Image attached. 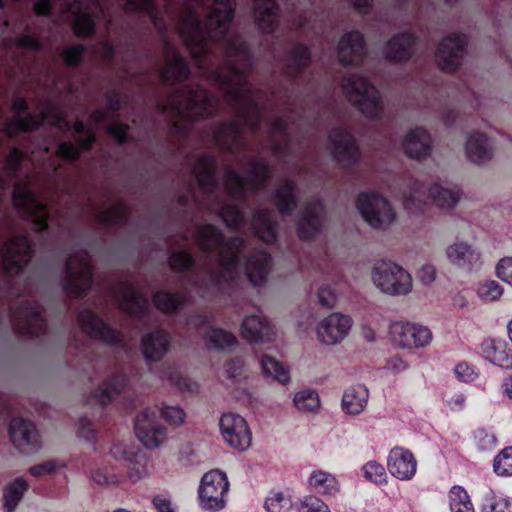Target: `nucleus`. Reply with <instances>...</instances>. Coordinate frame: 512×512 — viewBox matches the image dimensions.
Returning a JSON list of instances; mask_svg holds the SVG:
<instances>
[{
    "label": "nucleus",
    "instance_id": "1a4fd4ad",
    "mask_svg": "<svg viewBox=\"0 0 512 512\" xmlns=\"http://www.w3.org/2000/svg\"><path fill=\"white\" fill-rule=\"evenodd\" d=\"M356 205L363 219L373 228L385 229L395 220L390 202L378 193H361Z\"/></svg>",
    "mask_w": 512,
    "mask_h": 512
},
{
    "label": "nucleus",
    "instance_id": "20e7f679",
    "mask_svg": "<svg viewBox=\"0 0 512 512\" xmlns=\"http://www.w3.org/2000/svg\"><path fill=\"white\" fill-rule=\"evenodd\" d=\"M461 192L458 188L442 186L438 183L427 188L417 180L409 181L402 190V203L406 210L417 213L430 198L433 203L443 209H452L459 202Z\"/></svg>",
    "mask_w": 512,
    "mask_h": 512
},
{
    "label": "nucleus",
    "instance_id": "f704fd0d",
    "mask_svg": "<svg viewBox=\"0 0 512 512\" xmlns=\"http://www.w3.org/2000/svg\"><path fill=\"white\" fill-rule=\"evenodd\" d=\"M275 213L268 208H258L252 218L255 234L265 243H273L276 239Z\"/></svg>",
    "mask_w": 512,
    "mask_h": 512
},
{
    "label": "nucleus",
    "instance_id": "6e6d98bb",
    "mask_svg": "<svg viewBox=\"0 0 512 512\" xmlns=\"http://www.w3.org/2000/svg\"><path fill=\"white\" fill-rule=\"evenodd\" d=\"M477 293L483 301L493 302L502 296L503 287L494 280H488L478 286Z\"/></svg>",
    "mask_w": 512,
    "mask_h": 512
},
{
    "label": "nucleus",
    "instance_id": "423d86ee",
    "mask_svg": "<svg viewBox=\"0 0 512 512\" xmlns=\"http://www.w3.org/2000/svg\"><path fill=\"white\" fill-rule=\"evenodd\" d=\"M342 88L348 100L369 118L378 119L383 113V104L376 88L365 77L347 74Z\"/></svg>",
    "mask_w": 512,
    "mask_h": 512
},
{
    "label": "nucleus",
    "instance_id": "7ed1b4c3",
    "mask_svg": "<svg viewBox=\"0 0 512 512\" xmlns=\"http://www.w3.org/2000/svg\"><path fill=\"white\" fill-rule=\"evenodd\" d=\"M215 170L216 160L213 156L203 154L197 157L192 167V173L206 199L204 203H200L195 195L193 198L199 205H203L211 211H217L227 226L237 227L244 221L240 204L250 193L265 187L270 174L269 167L263 159L255 158L249 160L244 175L227 168L224 185L229 200H223L216 194L219 185Z\"/></svg>",
    "mask_w": 512,
    "mask_h": 512
},
{
    "label": "nucleus",
    "instance_id": "393cba45",
    "mask_svg": "<svg viewBox=\"0 0 512 512\" xmlns=\"http://www.w3.org/2000/svg\"><path fill=\"white\" fill-rule=\"evenodd\" d=\"M324 206L320 199L307 202L297 220V233L301 239L313 238L320 229Z\"/></svg>",
    "mask_w": 512,
    "mask_h": 512
},
{
    "label": "nucleus",
    "instance_id": "c85d7f7f",
    "mask_svg": "<svg viewBox=\"0 0 512 512\" xmlns=\"http://www.w3.org/2000/svg\"><path fill=\"white\" fill-rule=\"evenodd\" d=\"M242 336L249 342H270L275 337L274 326L262 315L247 316L241 325Z\"/></svg>",
    "mask_w": 512,
    "mask_h": 512
},
{
    "label": "nucleus",
    "instance_id": "338daca9",
    "mask_svg": "<svg viewBox=\"0 0 512 512\" xmlns=\"http://www.w3.org/2000/svg\"><path fill=\"white\" fill-rule=\"evenodd\" d=\"M456 377L463 382H472L477 377V371L475 367L467 363H459L455 369Z\"/></svg>",
    "mask_w": 512,
    "mask_h": 512
},
{
    "label": "nucleus",
    "instance_id": "412c9836",
    "mask_svg": "<svg viewBox=\"0 0 512 512\" xmlns=\"http://www.w3.org/2000/svg\"><path fill=\"white\" fill-rule=\"evenodd\" d=\"M329 142L335 160L343 167H349L358 160L359 150L356 141L345 129L331 130Z\"/></svg>",
    "mask_w": 512,
    "mask_h": 512
},
{
    "label": "nucleus",
    "instance_id": "c9c22d12",
    "mask_svg": "<svg viewBox=\"0 0 512 512\" xmlns=\"http://www.w3.org/2000/svg\"><path fill=\"white\" fill-rule=\"evenodd\" d=\"M415 40L411 33L403 32L395 35L386 45V58L399 62L408 60L412 56Z\"/></svg>",
    "mask_w": 512,
    "mask_h": 512
},
{
    "label": "nucleus",
    "instance_id": "e433bc0d",
    "mask_svg": "<svg viewBox=\"0 0 512 512\" xmlns=\"http://www.w3.org/2000/svg\"><path fill=\"white\" fill-rule=\"evenodd\" d=\"M253 8L259 27L264 32H273L278 25L276 0H253Z\"/></svg>",
    "mask_w": 512,
    "mask_h": 512
},
{
    "label": "nucleus",
    "instance_id": "4c0bfd02",
    "mask_svg": "<svg viewBox=\"0 0 512 512\" xmlns=\"http://www.w3.org/2000/svg\"><path fill=\"white\" fill-rule=\"evenodd\" d=\"M29 484L23 477H17L7 483L2 492L3 509L5 512H14L22 501Z\"/></svg>",
    "mask_w": 512,
    "mask_h": 512
},
{
    "label": "nucleus",
    "instance_id": "0eeeda50",
    "mask_svg": "<svg viewBox=\"0 0 512 512\" xmlns=\"http://www.w3.org/2000/svg\"><path fill=\"white\" fill-rule=\"evenodd\" d=\"M371 279L378 290L390 296H406L413 289L410 273L392 261L376 262L371 271Z\"/></svg>",
    "mask_w": 512,
    "mask_h": 512
},
{
    "label": "nucleus",
    "instance_id": "9b49d317",
    "mask_svg": "<svg viewBox=\"0 0 512 512\" xmlns=\"http://www.w3.org/2000/svg\"><path fill=\"white\" fill-rule=\"evenodd\" d=\"M229 488L227 476L215 469L207 472L201 479L199 500L203 509L217 511L224 507V496Z\"/></svg>",
    "mask_w": 512,
    "mask_h": 512
},
{
    "label": "nucleus",
    "instance_id": "c03bdc74",
    "mask_svg": "<svg viewBox=\"0 0 512 512\" xmlns=\"http://www.w3.org/2000/svg\"><path fill=\"white\" fill-rule=\"evenodd\" d=\"M187 300L183 292L170 293L157 291L153 296L156 307L164 313H175L183 307Z\"/></svg>",
    "mask_w": 512,
    "mask_h": 512
},
{
    "label": "nucleus",
    "instance_id": "2f4dec72",
    "mask_svg": "<svg viewBox=\"0 0 512 512\" xmlns=\"http://www.w3.org/2000/svg\"><path fill=\"white\" fill-rule=\"evenodd\" d=\"M170 344V335L157 329L142 337L141 350L147 360L159 361L168 352Z\"/></svg>",
    "mask_w": 512,
    "mask_h": 512
},
{
    "label": "nucleus",
    "instance_id": "b1692460",
    "mask_svg": "<svg viewBox=\"0 0 512 512\" xmlns=\"http://www.w3.org/2000/svg\"><path fill=\"white\" fill-rule=\"evenodd\" d=\"M189 325L201 329L207 327L204 340L210 348L217 350L229 349L237 343L236 337L229 331L215 328L210 324L209 318L204 314H197L188 320Z\"/></svg>",
    "mask_w": 512,
    "mask_h": 512
},
{
    "label": "nucleus",
    "instance_id": "ddd939ff",
    "mask_svg": "<svg viewBox=\"0 0 512 512\" xmlns=\"http://www.w3.org/2000/svg\"><path fill=\"white\" fill-rule=\"evenodd\" d=\"M135 433L149 449L159 447L167 439V428L159 422L157 408L143 409L135 419Z\"/></svg>",
    "mask_w": 512,
    "mask_h": 512
},
{
    "label": "nucleus",
    "instance_id": "2eb2a0df",
    "mask_svg": "<svg viewBox=\"0 0 512 512\" xmlns=\"http://www.w3.org/2000/svg\"><path fill=\"white\" fill-rule=\"evenodd\" d=\"M30 259L31 245L26 236H15L4 244L2 262L7 275H18Z\"/></svg>",
    "mask_w": 512,
    "mask_h": 512
},
{
    "label": "nucleus",
    "instance_id": "69168bd1",
    "mask_svg": "<svg viewBox=\"0 0 512 512\" xmlns=\"http://www.w3.org/2000/svg\"><path fill=\"white\" fill-rule=\"evenodd\" d=\"M86 48L83 45H74L63 51V58L67 65L75 66L81 62Z\"/></svg>",
    "mask_w": 512,
    "mask_h": 512
},
{
    "label": "nucleus",
    "instance_id": "bf43d9fd",
    "mask_svg": "<svg viewBox=\"0 0 512 512\" xmlns=\"http://www.w3.org/2000/svg\"><path fill=\"white\" fill-rule=\"evenodd\" d=\"M158 416L161 415L170 425H181L186 417V413L179 406H164L157 408Z\"/></svg>",
    "mask_w": 512,
    "mask_h": 512
},
{
    "label": "nucleus",
    "instance_id": "f03ea898",
    "mask_svg": "<svg viewBox=\"0 0 512 512\" xmlns=\"http://www.w3.org/2000/svg\"><path fill=\"white\" fill-rule=\"evenodd\" d=\"M191 236L201 251L214 254L213 261L189 278V283L202 296L224 293L231 288L241 258H246L245 274L253 285L265 281L271 265V257L266 251L257 250L248 256L243 238L226 239L221 230L212 224L197 226Z\"/></svg>",
    "mask_w": 512,
    "mask_h": 512
},
{
    "label": "nucleus",
    "instance_id": "de8ad7c7",
    "mask_svg": "<svg viewBox=\"0 0 512 512\" xmlns=\"http://www.w3.org/2000/svg\"><path fill=\"white\" fill-rule=\"evenodd\" d=\"M23 155L13 148L5 159L4 170L0 173V189L8 188L19 171Z\"/></svg>",
    "mask_w": 512,
    "mask_h": 512
},
{
    "label": "nucleus",
    "instance_id": "8fccbe9b",
    "mask_svg": "<svg viewBox=\"0 0 512 512\" xmlns=\"http://www.w3.org/2000/svg\"><path fill=\"white\" fill-rule=\"evenodd\" d=\"M295 407L303 413H317L320 408V398L316 390L306 388L295 393Z\"/></svg>",
    "mask_w": 512,
    "mask_h": 512
},
{
    "label": "nucleus",
    "instance_id": "49530a36",
    "mask_svg": "<svg viewBox=\"0 0 512 512\" xmlns=\"http://www.w3.org/2000/svg\"><path fill=\"white\" fill-rule=\"evenodd\" d=\"M129 216L127 206L122 202H117L113 206L97 212V220L107 225H124Z\"/></svg>",
    "mask_w": 512,
    "mask_h": 512
},
{
    "label": "nucleus",
    "instance_id": "ea45409f",
    "mask_svg": "<svg viewBox=\"0 0 512 512\" xmlns=\"http://www.w3.org/2000/svg\"><path fill=\"white\" fill-rule=\"evenodd\" d=\"M482 353L486 360L494 365L512 370V355L503 342L486 341L482 345Z\"/></svg>",
    "mask_w": 512,
    "mask_h": 512
},
{
    "label": "nucleus",
    "instance_id": "f8f14e48",
    "mask_svg": "<svg viewBox=\"0 0 512 512\" xmlns=\"http://www.w3.org/2000/svg\"><path fill=\"white\" fill-rule=\"evenodd\" d=\"M13 326L22 334L40 336L46 333V320L42 307L34 300L22 302L19 307H10Z\"/></svg>",
    "mask_w": 512,
    "mask_h": 512
},
{
    "label": "nucleus",
    "instance_id": "4be33fe9",
    "mask_svg": "<svg viewBox=\"0 0 512 512\" xmlns=\"http://www.w3.org/2000/svg\"><path fill=\"white\" fill-rule=\"evenodd\" d=\"M351 326L352 320L348 315L332 313L318 323L317 337L323 344L334 345L348 335Z\"/></svg>",
    "mask_w": 512,
    "mask_h": 512
},
{
    "label": "nucleus",
    "instance_id": "5701e85b",
    "mask_svg": "<svg viewBox=\"0 0 512 512\" xmlns=\"http://www.w3.org/2000/svg\"><path fill=\"white\" fill-rule=\"evenodd\" d=\"M446 256L453 266L472 272L482 264L481 253L466 241H456L446 248Z\"/></svg>",
    "mask_w": 512,
    "mask_h": 512
},
{
    "label": "nucleus",
    "instance_id": "37998d69",
    "mask_svg": "<svg viewBox=\"0 0 512 512\" xmlns=\"http://www.w3.org/2000/svg\"><path fill=\"white\" fill-rule=\"evenodd\" d=\"M188 235L183 234L179 243L177 244V249L173 251L169 257V265L175 271H185L192 267L194 261L188 250Z\"/></svg>",
    "mask_w": 512,
    "mask_h": 512
},
{
    "label": "nucleus",
    "instance_id": "473e14b6",
    "mask_svg": "<svg viewBox=\"0 0 512 512\" xmlns=\"http://www.w3.org/2000/svg\"><path fill=\"white\" fill-rule=\"evenodd\" d=\"M369 400V390L363 384H356L344 390L341 399L342 411L350 416L364 412Z\"/></svg>",
    "mask_w": 512,
    "mask_h": 512
},
{
    "label": "nucleus",
    "instance_id": "72a5a7b5",
    "mask_svg": "<svg viewBox=\"0 0 512 512\" xmlns=\"http://www.w3.org/2000/svg\"><path fill=\"white\" fill-rule=\"evenodd\" d=\"M276 207L283 216L292 213L298 201V188L289 179L283 180L272 194Z\"/></svg>",
    "mask_w": 512,
    "mask_h": 512
},
{
    "label": "nucleus",
    "instance_id": "9d476101",
    "mask_svg": "<svg viewBox=\"0 0 512 512\" xmlns=\"http://www.w3.org/2000/svg\"><path fill=\"white\" fill-rule=\"evenodd\" d=\"M12 201L16 208L21 209L26 218L37 231H45L48 228V209L26 183H15L12 192Z\"/></svg>",
    "mask_w": 512,
    "mask_h": 512
},
{
    "label": "nucleus",
    "instance_id": "603ef678",
    "mask_svg": "<svg viewBox=\"0 0 512 512\" xmlns=\"http://www.w3.org/2000/svg\"><path fill=\"white\" fill-rule=\"evenodd\" d=\"M482 510L483 512H510V501L502 494L490 490L483 497Z\"/></svg>",
    "mask_w": 512,
    "mask_h": 512
},
{
    "label": "nucleus",
    "instance_id": "6e6552de",
    "mask_svg": "<svg viewBox=\"0 0 512 512\" xmlns=\"http://www.w3.org/2000/svg\"><path fill=\"white\" fill-rule=\"evenodd\" d=\"M64 290L74 298H82L92 285V268L88 255L82 251L68 258L65 265Z\"/></svg>",
    "mask_w": 512,
    "mask_h": 512
},
{
    "label": "nucleus",
    "instance_id": "a878e982",
    "mask_svg": "<svg viewBox=\"0 0 512 512\" xmlns=\"http://www.w3.org/2000/svg\"><path fill=\"white\" fill-rule=\"evenodd\" d=\"M387 468L392 476L408 481L416 474L417 461L411 451L394 447L388 455Z\"/></svg>",
    "mask_w": 512,
    "mask_h": 512
},
{
    "label": "nucleus",
    "instance_id": "5fc2aeb1",
    "mask_svg": "<svg viewBox=\"0 0 512 512\" xmlns=\"http://www.w3.org/2000/svg\"><path fill=\"white\" fill-rule=\"evenodd\" d=\"M493 469L499 476H512V446L504 448L494 458Z\"/></svg>",
    "mask_w": 512,
    "mask_h": 512
},
{
    "label": "nucleus",
    "instance_id": "3c124183",
    "mask_svg": "<svg viewBox=\"0 0 512 512\" xmlns=\"http://www.w3.org/2000/svg\"><path fill=\"white\" fill-rule=\"evenodd\" d=\"M163 379L169 381V383L177 387L181 391L196 392L198 391V384L186 376L182 375L177 368L168 367L163 372Z\"/></svg>",
    "mask_w": 512,
    "mask_h": 512
},
{
    "label": "nucleus",
    "instance_id": "f257e3e1",
    "mask_svg": "<svg viewBox=\"0 0 512 512\" xmlns=\"http://www.w3.org/2000/svg\"><path fill=\"white\" fill-rule=\"evenodd\" d=\"M57 3L63 16L73 19L78 36L94 32L93 14L102 12L98 0H57ZM125 10L146 12L163 41L165 65L160 77L175 87L167 100L157 106H219L218 99L202 85L183 83L190 70L167 37L170 26L198 63L200 73L221 90L227 102V0H165L163 10L154 0H125Z\"/></svg>",
    "mask_w": 512,
    "mask_h": 512
},
{
    "label": "nucleus",
    "instance_id": "f3484780",
    "mask_svg": "<svg viewBox=\"0 0 512 512\" xmlns=\"http://www.w3.org/2000/svg\"><path fill=\"white\" fill-rule=\"evenodd\" d=\"M390 335L394 343L407 349L425 347L432 340L427 327L402 321L390 326Z\"/></svg>",
    "mask_w": 512,
    "mask_h": 512
},
{
    "label": "nucleus",
    "instance_id": "4d7b16f0",
    "mask_svg": "<svg viewBox=\"0 0 512 512\" xmlns=\"http://www.w3.org/2000/svg\"><path fill=\"white\" fill-rule=\"evenodd\" d=\"M290 498L283 493H272L265 501V508L268 512H288L291 509Z\"/></svg>",
    "mask_w": 512,
    "mask_h": 512
},
{
    "label": "nucleus",
    "instance_id": "0e129e2a",
    "mask_svg": "<svg viewBox=\"0 0 512 512\" xmlns=\"http://www.w3.org/2000/svg\"><path fill=\"white\" fill-rule=\"evenodd\" d=\"M109 454L112 458L125 463H132L136 459L135 451L121 442L114 443L110 448Z\"/></svg>",
    "mask_w": 512,
    "mask_h": 512
},
{
    "label": "nucleus",
    "instance_id": "a211bd4d",
    "mask_svg": "<svg viewBox=\"0 0 512 512\" xmlns=\"http://www.w3.org/2000/svg\"><path fill=\"white\" fill-rule=\"evenodd\" d=\"M10 439L17 450L31 454L40 448V435L33 422L13 418L9 426Z\"/></svg>",
    "mask_w": 512,
    "mask_h": 512
},
{
    "label": "nucleus",
    "instance_id": "6ab92c4d",
    "mask_svg": "<svg viewBox=\"0 0 512 512\" xmlns=\"http://www.w3.org/2000/svg\"><path fill=\"white\" fill-rule=\"evenodd\" d=\"M467 39L464 34L453 33L439 44L436 59L438 66L445 71H453L460 64L465 54Z\"/></svg>",
    "mask_w": 512,
    "mask_h": 512
},
{
    "label": "nucleus",
    "instance_id": "a19ab883",
    "mask_svg": "<svg viewBox=\"0 0 512 512\" xmlns=\"http://www.w3.org/2000/svg\"><path fill=\"white\" fill-rule=\"evenodd\" d=\"M308 484L313 491L324 496L335 495L340 490L337 478L323 470L313 471L309 476Z\"/></svg>",
    "mask_w": 512,
    "mask_h": 512
},
{
    "label": "nucleus",
    "instance_id": "13d9d810",
    "mask_svg": "<svg viewBox=\"0 0 512 512\" xmlns=\"http://www.w3.org/2000/svg\"><path fill=\"white\" fill-rule=\"evenodd\" d=\"M92 478L98 485H114L122 481L123 475L108 467H102L93 472Z\"/></svg>",
    "mask_w": 512,
    "mask_h": 512
},
{
    "label": "nucleus",
    "instance_id": "bb28decb",
    "mask_svg": "<svg viewBox=\"0 0 512 512\" xmlns=\"http://www.w3.org/2000/svg\"><path fill=\"white\" fill-rule=\"evenodd\" d=\"M494 153V144L486 134L475 131L468 136L465 154L470 162L485 165L493 159Z\"/></svg>",
    "mask_w": 512,
    "mask_h": 512
},
{
    "label": "nucleus",
    "instance_id": "4468645a",
    "mask_svg": "<svg viewBox=\"0 0 512 512\" xmlns=\"http://www.w3.org/2000/svg\"><path fill=\"white\" fill-rule=\"evenodd\" d=\"M11 109L14 112V117L5 120L1 124L3 130L0 132V142H2L3 138H12L18 131L26 132L37 129L42 126L48 118V114L44 111L38 115L29 113L26 117H22L21 114L28 109L27 102L23 98L15 99Z\"/></svg>",
    "mask_w": 512,
    "mask_h": 512
},
{
    "label": "nucleus",
    "instance_id": "cd10ccee",
    "mask_svg": "<svg viewBox=\"0 0 512 512\" xmlns=\"http://www.w3.org/2000/svg\"><path fill=\"white\" fill-rule=\"evenodd\" d=\"M366 53L364 38L357 31L342 36L337 47L338 59L345 65L359 64Z\"/></svg>",
    "mask_w": 512,
    "mask_h": 512
},
{
    "label": "nucleus",
    "instance_id": "052dcab7",
    "mask_svg": "<svg viewBox=\"0 0 512 512\" xmlns=\"http://www.w3.org/2000/svg\"><path fill=\"white\" fill-rule=\"evenodd\" d=\"M298 512H331L329 507L316 496H305L297 506Z\"/></svg>",
    "mask_w": 512,
    "mask_h": 512
},
{
    "label": "nucleus",
    "instance_id": "dca6fc26",
    "mask_svg": "<svg viewBox=\"0 0 512 512\" xmlns=\"http://www.w3.org/2000/svg\"><path fill=\"white\" fill-rule=\"evenodd\" d=\"M220 431L225 442L234 449L245 451L251 445V432L246 420L235 413H225L220 418Z\"/></svg>",
    "mask_w": 512,
    "mask_h": 512
},
{
    "label": "nucleus",
    "instance_id": "09e8293b",
    "mask_svg": "<svg viewBox=\"0 0 512 512\" xmlns=\"http://www.w3.org/2000/svg\"><path fill=\"white\" fill-rule=\"evenodd\" d=\"M450 512H474V506L468 492L459 485H454L448 492Z\"/></svg>",
    "mask_w": 512,
    "mask_h": 512
},
{
    "label": "nucleus",
    "instance_id": "7c9ffc66",
    "mask_svg": "<svg viewBox=\"0 0 512 512\" xmlns=\"http://www.w3.org/2000/svg\"><path fill=\"white\" fill-rule=\"evenodd\" d=\"M402 147L411 158H425L432 150L431 136L424 128L411 129L402 140Z\"/></svg>",
    "mask_w": 512,
    "mask_h": 512
},
{
    "label": "nucleus",
    "instance_id": "a18cd8bd",
    "mask_svg": "<svg viewBox=\"0 0 512 512\" xmlns=\"http://www.w3.org/2000/svg\"><path fill=\"white\" fill-rule=\"evenodd\" d=\"M260 365L263 373L277 382L285 385L290 381L289 369L276 358L263 355L260 360Z\"/></svg>",
    "mask_w": 512,
    "mask_h": 512
},
{
    "label": "nucleus",
    "instance_id": "c756f323",
    "mask_svg": "<svg viewBox=\"0 0 512 512\" xmlns=\"http://www.w3.org/2000/svg\"><path fill=\"white\" fill-rule=\"evenodd\" d=\"M114 297L120 308L131 315H142L148 309L147 297L129 284H122L114 292Z\"/></svg>",
    "mask_w": 512,
    "mask_h": 512
},
{
    "label": "nucleus",
    "instance_id": "680f3d73",
    "mask_svg": "<svg viewBox=\"0 0 512 512\" xmlns=\"http://www.w3.org/2000/svg\"><path fill=\"white\" fill-rule=\"evenodd\" d=\"M65 467V463L59 460H47L41 464L30 467L29 473L34 477L52 474Z\"/></svg>",
    "mask_w": 512,
    "mask_h": 512
},
{
    "label": "nucleus",
    "instance_id": "774afa93",
    "mask_svg": "<svg viewBox=\"0 0 512 512\" xmlns=\"http://www.w3.org/2000/svg\"><path fill=\"white\" fill-rule=\"evenodd\" d=\"M496 271L499 278L512 285V257L501 259L497 265Z\"/></svg>",
    "mask_w": 512,
    "mask_h": 512
},
{
    "label": "nucleus",
    "instance_id": "39448f33",
    "mask_svg": "<svg viewBox=\"0 0 512 512\" xmlns=\"http://www.w3.org/2000/svg\"><path fill=\"white\" fill-rule=\"evenodd\" d=\"M122 103L123 99L120 95L112 94L108 97L107 109H98L92 112L88 128H86L82 121L77 120L73 126L74 132L78 135L85 134V136L80 137L77 140L78 145H75L72 142H62L58 147V156L68 160L77 159L80 151L82 149L90 148L95 141L94 126L103 123L107 118L112 116L114 112L121 109Z\"/></svg>",
    "mask_w": 512,
    "mask_h": 512
},
{
    "label": "nucleus",
    "instance_id": "e2e57ef3",
    "mask_svg": "<svg viewBox=\"0 0 512 512\" xmlns=\"http://www.w3.org/2000/svg\"><path fill=\"white\" fill-rule=\"evenodd\" d=\"M226 373L228 378L234 382H240L247 377L246 367L240 358L231 359L227 362Z\"/></svg>",
    "mask_w": 512,
    "mask_h": 512
},
{
    "label": "nucleus",
    "instance_id": "79ce46f5",
    "mask_svg": "<svg viewBox=\"0 0 512 512\" xmlns=\"http://www.w3.org/2000/svg\"><path fill=\"white\" fill-rule=\"evenodd\" d=\"M126 383L125 375L117 374L100 386L93 397L101 405H106L124 389Z\"/></svg>",
    "mask_w": 512,
    "mask_h": 512
},
{
    "label": "nucleus",
    "instance_id": "58836bf2",
    "mask_svg": "<svg viewBox=\"0 0 512 512\" xmlns=\"http://www.w3.org/2000/svg\"><path fill=\"white\" fill-rule=\"evenodd\" d=\"M310 61V52L302 44H296L286 56L284 72L291 78H296L307 67Z\"/></svg>",
    "mask_w": 512,
    "mask_h": 512
},
{
    "label": "nucleus",
    "instance_id": "864d4df0",
    "mask_svg": "<svg viewBox=\"0 0 512 512\" xmlns=\"http://www.w3.org/2000/svg\"><path fill=\"white\" fill-rule=\"evenodd\" d=\"M362 472L366 480L376 485H382L387 482L385 468L375 460L368 461L363 465Z\"/></svg>",
    "mask_w": 512,
    "mask_h": 512
},
{
    "label": "nucleus",
    "instance_id": "aec40b11",
    "mask_svg": "<svg viewBox=\"0 0 512 512\" xmlns=\"http://www.w3.org/2000/svg\"><path fill=\"white\" fill-rule=\"evenodd\" d=\"M78 319L83 332L91 338L106 344L123 345L121 333L107 325L91 310L85 309L81 311Z\"/></svg>",
    "mask_w": 512,
    "mask_h": 512
}]
</instances>
